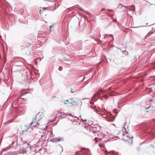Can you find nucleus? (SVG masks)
Listing matches in <instances>:
<instances>
[{
	"label": "nucleus",
	"instance_id": "nucleus-1",
	"mask_svg": "<svg viewBox=\"0 0 155 155\" xmlns=\"http://www.w3.org/2000/svg\"><path fill=\"white\" fill-rule=\"evenodd\" d=\"M117 137L120 138H122L125 141H128L130 144L133 143L132 139L133 136L128 133L125 127L123 128L122 131L118 132Z\"/></svg>",
	"mask_w": 155,
	"mask_h": 155
},
{
	"label": "nucleus",
	"instance_id": "nucleus-2",
	"mask_svg": "<svg viewBox=\"0 0 155 155\" xmlns=\"http://www.w3.org/2000/svg\"><path fill=\"white\" fill-rule=\"evenodd\" d=\"M40 116L41 115L39 114H37L33 119L32 122L31 123V124H34L33 126L34 127H35L38 124L40 125L41 122L40 119H41V118H40Z\"/></svg>",
	"mask_w": 155,
	"mask_h": 155
},
{
	"label": "nucleus",
	"instance_id": "nucleus-3",
	"mask_svg": "<svg viewBox=\"0 0 155 155\" xmlns=\"http://www.w3.org/2000/svg\"><path fill=\"white\" fill-rule=\"evenodd\" d=\"M101 115L103 117L107 118V119L108 121L112 122L114 120V117L112 116L110 113H107V114L102 113Z\"/></svg>",
	"mask_w": 155,
	"mask_h": 155
},
{
	"label": "nucleus",
	"instance_id": "nucleus-4",
	"mask_svg": "<svg viewBox=\"0 0 155 155\" xmlns=\"http://www.w3.org/2000/svg\"><path fill=\"white\" fill-rule=\"evenodd\" d=\"M90 136L91 137H94V141L95 143H96L98 141L101 140L100 138L97 137L98 136V134L97 133H95L94 131L91 132L90 134Z\"/></svg>",
	"mask_w": 155,
	"mask_h": 155
},
{
	"label": "nucleus",
	"instance_id": "nucleus-5",
	"mask_svg": "<svg viewBox=\"0 0 155 155\" xmlns=\"http://www.w3.org/2000/svg\"><path fill=\"white\" fill-rule=\"evenodd\" d=\"M81 103V101L80 100L78 99H76L75 100H74L73 101L71 102L70 104H71L73 106H75L80 105Z\"/></svg>",
	"mask_w": 155,
	"mask_h": 155
},
{
	"label": "nucleus",
	"instance_id": "nucleus-6",
	"mask_svg": "<svg viewBox=\"0 0 155 155\" xmlns=\"http://www.w3.org/2000/svg\"><path fill=\"white\" fill-rule=\"evenodd\" d=\"M105 92V91H103L101 89L99 91L96 93L94 96H97L101 94H103Z\"/></svg>",
	"mask_w": 155,
	"mask_h": 155
},
{
	"label": "nucleus",
	"instance_id": "nucleus-7",
	"mask_svg": "<svg viewBox=\"0 0 155 155\" xmlns=\"http://www.w3.org/2000/svg\"><path fill=\"white\" fill-rule=\"evenodd\" d=\"M109 16L110 17L112 16L113 15V13L112 11L111 10L110 11V12L108 13Z\"/></svg>",
	"mask_w": 155,
	"mask_h": 155
},
{
	"label": "nucleus",
	"instance_id": "nucleus-8",
	"mask_svg": "<svg viewBox=\"0 0 155 155\" xmlns=\"http://www.w3.org/2000/svg\"><path fill=\"white\" fill-rule=\"evenodd\" d=\"M96 111L97 113V114H99L100 115H101V114L102 113H100V112H101V110L100 109L97 110Z\"/></svg>",
	"mask_w": 155,
	"mask_h": 155
},
{
	"label": "nucleus",
	"instance_id": "nucleus-9",
	"mask_svg": "<svg viewBox=\"0 0 155 155\" xmlns=\"http://www.w3.org/2000/svg\"><path fill=\"white\" fill-rule=\"evenodd\" d=\"M151 107H149L147 109V110L146 111H144L145 112H146L148 113V112H150V113H152V111H150V110L151 108Z\"/></svg>",
	"mask_w": 155,
	"mask_h": 155
},
{
	"label": "nucleus",
	"instance_id": "nucleus-10",
	"mask_svg": "<svg viewBox=\"0 0 155 155\" xmlns=\"http://www.w3.org/2000/svg\"><path fill=\"white\" fill-rule=\"evenodd\" d=\"M70 103L69 102V101L68 100H65V101H64V104H66L67 105H68V104H69Z\"/></svg>",
	"mask_w": 155,
	"mask_h": 155
},
{
	"label": "nucleus",
	"instance_id": "nucleus-11",
	"mask_svg": "<svg viewBox=\"0 0 155 155\" xmlns=\"http://www.w3.org/2000/svg\"><path fill=\"white\" fill-rule=\"evenodd\" d=\"M45 9H44L43 10H42L41 9H40L39 11V12L40 14H41L42 12H43L45 11Z\"/></svg>",
	"mask_w": 155,
	"mask_h": 155
},
{
	"label": "nucleus",
	"instance_id": "nucleus-12",
	"mask_svg": "<svg viewBox=\"0 0 155 155\" xmlns=\"http://www.w3.org/2000/svg\"><path fill=\"white\" fill-rule=\"evenodd\" d=\"M110 154H112V155H114V154H114V153H115L114 151H112V152H110Z\"/></svg>",
	"mask_w": 155,
	"mask_h": 155
},
{
	"label": "nucleus",
	"instance_id": "nucleus-13",
	"mask_svg": "<svg viewBox=\"0 0 155 155\" xmlns=\"http://www.w3.org/2000/svg\"><path fill=\"white\" fill-rule=\"evenodd\" d=\"M121 5V8L122 9H124V8L127 7H125L122 5Z\"/></svg>",
	"mask_w": 155,
	"mask_h": 155
},
{
	"label": "nucleus",
	"instance_id": "nucleus-14",
	"mask_svg": "<svg viewBox=\"0 0 155 155\" xmlns=\"http://www.w3.org/2000/svg\"><path fill=\"white\" fill-rule=\"evenodd\" d=\"M56 139L57 141H60L62 140V139L61 138L57 139Z\"/></svg>",
	"mask_w": 155,
	"mask_h": 155
},
{
	"label": "nucleus",
	"instance_id": "nucleus-15",
	"mask_svg": "<svg viewBox=\"0 0 155 155\" xmlns=\"http://www.w3.org/2000/svg\"><path fill=\"white\" fill-rule=\"evenodd\" d=\"M71 91L72 93H73L74 92V90L72 88L71 89Z\"/></svg>",
	"mask_w": 155,
	"mask_h": 155
},
{
	"label": "nucleus",
	"instance_id": "nucleus-16",
	"mask_svg": "<svg viewBox=\"0 0 155 155\" xmlns=\"http://www.w3.org/2000/svg\"><path fill=\"white\" fill-rule=\"evenodd\" d=\"M103 97L105 98V99H107L108 98V97L106 95H104L103 96Z\"/></svg>",
	"mask_w": 155,
	"mask_h": 155
},
{
	"label": "nucleus",
	"instance_id": "nucleus-17",
	"mask_svg": "<svg viewBox=\"0 0 155 155\" xmlns=\"http://www.w3.org/2000/svg\"><path fill=\"white\" fill-rule=\"evenodd\" d=\"M52 26H52V25H51V26H50L49 28H50V31H51V27H52Z\"/></svg>",
	"mask_w": 155,
	"mask_h": 155
},
{
	"label": "nucleus",
	"instance_id": "nucleus-18",
	"mask_svg": "<svg viewBox=\"0 0 155 155\" xmlns=\"http://www.w3.org/2000/svg\"><path fill=\"white\" fill-rule=\"evenodd\" d=\"M37 60V59H36V60H35V62H36V61Z\"/></svg>",
	"mask_w": 155,
	"mask_h": 155
},
{
	"label": "nucleus",
	"instance_id": "nucleus-19",
	"mask_svg": "<svg viewBox=\"0 0 155 155\" xmlns=\"http://www.w3.org/2000/svg\"><path fill=\"white\" fill-rule=\"evenodd\" d=\"M15 103V102H14L13 103V104H14Z\"/></svg>",
	"mask_w": 155,
	"mask_h": 155
},
{
	"label": "nucleus",
	"instance_id": "nucleus-20",
	"mask_svg": "<svg viewBox=\"0 0 155 155\" xmlns=\"http://www.w3.org/2000/svg\"><path fill=\"white\" fill-rule=\"evenodd\" d=\"M109 90H110V87H109Z\"/></svg>",
	"mask_w": 155,
	"mask_h": 155
},
{
	"label": "nucleus",
	"instance_id": "nucleus-21",
	"mask_svg": "<svg viewBox=\"0 0 155 155\" xmlns=\"http://www.w3.org/2000/svg\"><path fill=\"white\" fill-rule=\"evenodd\" d=\"M84 120V121H86V120Z\"/></svg>",
	"mask_w": 155,
	"mask_h": 155
}]
</instances>
